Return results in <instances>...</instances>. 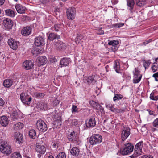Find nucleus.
I'll use <instances>...</instances> for the list:
<instances>
[{"label": "nucleus", "instance_id": "nucleus-14", "mask_svg": "<svg viewBox=\"0 0 158 158\" xmlns=\"http://www.w3.org/2000/svg\"><path fill=\"white\" fill-rule=\"evenodd\" d=\"M96 124V121L94 117L90 118L89 120H87L86 122V126L87 127H93L95 126Z\"/></svg>", "mask_w": 158, "mask_h": 158}, {"label": "nucleus", "instance_id": "nucleus-54", "mask_svg": "<svg viewBox=\"0 0 158 158\" xmlns=\"http://www.w3.org/2000/svg\"><path fill=\"white\" fill-rule=\"evenodd\" d=\"M101 105L99 104L98 103H97L96 104L95 106V107H94V108L96 110H98L99 109L100 107L101 108Z\"/></svg>", "mask_w": 158, "mask_h": 158}, {"label": "nucleus", "instance_id": "nucleus-35", "mask_svg": "<svg viewBox=\"0 0 158 158\" xmlns=\"http://www.w3.org/2000/svg\"><path fill=\"white\" fill-rule=\"evenodd\" d=\"M114 68L115 71L118 73H120V65L119 62H115L114 66Z\"/></svg>", "mask_w": 158, "mask_h": 158}, {"label": "nucleus", "instance_id": "nucleus-46", "mask_svg": "<svg viewBox=\"0 0 158 158\" xmlns=\"http://www.w3.org/2000/svg\"><path fill=\"white\" fill-rule=\"evenodd\" d=\"M143 143V141H142L139 142L136 144L135 148H139L140 149H142Z\"/></svg>", "mask_w": 158, "mask_h": 158}, {"label": "nucleus", "instance_id": "nucleus-2", "mask_svg": "<svg viewBox=\"0 0 158 158\" xmlns=\"http://www.w3.org/2000/svg\"><path fill=\"white\" fill-rule=\"evenodd\" d=\"M67 137L70 141L72 142L77 145H79L81 143V141L79 139L77 133L75 132L73 130L71 131L70 132H69Z\"/></svg>", "mask_w": 158, "mask_h": 158}, {"label": "nucleus", "instance_id": "nucleus-19", "mask_svg": "<svg viewBox=\"0 0 158 158\" xmlns=\"http://www.w3.org/2000/svg\"><path fill=\"white\" fill-rule=\"evenodd\" d=\"M15 7L17 11L19 13H24L26 10V7L20 4H16Z\"/></svg>", "mask_w": 158, "mask_h": 158}, {"label": "nucleus", "instance_id": "nucleus-62", "mask_svg": "<svg viewBox=\"0 0 158 158\" xmlns=\"http://www.w3.org/2000/svg\"><path fill=\"white\" fill-rule=\"evenodd\" d=\"M5 1V0H0V6L4 4Z\"/></svg>", "mask_w": 158, "mask_h": 158}, {"label": "nucleus", "instance_id": "nucleus-33", "mask_svg": "<svg viewBox=\"0 0 158 158\" xmlns=\"http://www.w3.org/2000/svg\"><path fill=\"white\" fill-rule=\"evenodd\" d=\"M36 134V131L33 129L29 131V135L30 137L33 139H35Z\"/></svg>", "mask_w": 158, "mask_h": 158}, {"label": "nucleus", "instance_id": "nucleus-20", "mask_svg": "<svg viewBox=\"0 0 158 158\" xmlns=\"http://www.w3.org/2000/svg\"><path fill=\"white\" fill-rule=\"evenodd\" d=\"M9 122V121L6 116H3L0 117V123L2 126H6L8 125Z\"/></svg>", "mask_w": 158, "mask_h": 158}, {"label": "nucleus", "instance_id": "nucleus-6", "mask_svg": "<svg viewBox=\"0 0 158 158\" xmlns=\"http://www.w3.org/2000/svg\"><path fill=\"white\" fill-rule=\"evenodd\" d=\"M20 98L23 103L28 105L31 101L32 98L28 95H25L24 93H22L20 95Z\"/></svg>", "mask_w": 158, "mask_h": 158}, {"label": "nucleus", "instance_id": "nucleus-18", "mask_svg": "<svg viewBox=\"0 0 158 158\" xmlns=\"http://www.w3.org/2000/svg\"><path fill=\"white\" fill-rule=\"evenodd\" d=\"M44 42V40L43 38L38 36L35 38L34 44L37 46H40L43 44Z\"/></svg>", "mask_w": 158, "mask_h": 158}, {"label": "nucleus", "instance_id": "nucleus-49", "mask_svg": "<svg viewBox=\"0 0 158 158\" xmlns=\"http://www.w3.org/2000/svg\"><path fill=\"white\" fill-rule=\"evenodd\" d=\"M110 110L111 111L117 113H120L122 111V110L120 109L118 110L114 108L113 106L112 107Z\"/></svg>", "mask_w": 158, "mask_h": 158}, {"label": "nucleus", "instance_id": "nucleus-63", "mask_svg": "<svg viewBox=\"0 0 158 158\" xmlns=\"http://www.w3.org/2000/svg\"><path fill=\"white\" fill-rule=\"evenodd\" d=\"M64 44H61L60 46L58 47L60 49L61 48V49L63 48V47H64Z\"/></svg>", "mask_w": 158, "mask_h": 158}, {"label": "nucleus", "instance_id": "nucleus-57", "mask_svg": "<svg viewBox=\"0 0 158 158\" xmlns=\"http://www.w3.org/2000/svg\"><path fill=\"white\" fill-rule=\"evenodd\" d=\"M113 106L112 104H108L106 105V108L109 109V110H110Z\"/></svg>", "mask_w": 158, "mask_h": 158}, {"label": "nucleus", "instance_id": "nucleus-31", "mask_svg": "<svg viewBox=\"0 0 158 158\" xmlns=\"http://www.w3.org/2000/svg\"><path fill=\"white\" fill-rule=\"evenodd\" d=\"M87 81L88 84H90L91 83L93 84L96 82V81L94 79V77L93 76H89L87 78Z\"/></svg>", "mask_w": 158, "mask_h": 158}, {"label": "nucleus", "instance_id": "nucleus-39", "mask_svg": "<svg viewBox=\"0 0 158 158\" xmlns=\"http://www.w3.org/2000/svg\"><path fill=\"white\" fill-rule=\"evenodd\" d=\"M11 118L13 120L17 119L18 118L19 115L17 112L14 111L11 115Z\"/></svg>", "mask_w": 158, "mask_h": 158}, {"label": "nucleus", "instance_id": "nucleus-40", "mask_svg": "<svg viewBox=\"0 0 158 158\" xmlns=\"http://www.w3.org/2000/svg\"><path fill=\"white\" fill-rule=\"evenodd\" d=\"M142 76H139V77L137 76H134V78L133 80V82L134 83H139L141 79Z\"/></svg>", "mask_w": 158, "mask_h": 158}, {"label": "nucleus", "instance_id": "nucleus-64", "mask_svg": "<svg viewBox=\"0 0 158 158\" xmlns=\"http://www.w3.org/2000/svg\"><path fill=\"white\" fill-rule=\"evenodd\" d=\"M149 42H150V41H146L145 42H143V44L144 45H145L147 44L148 43H149Z\"/></svg>", "mask_w": 158, "mask_h": 158}, {"label": "nucleus", "instance_id": "nucleus-26", "mask_svg": "<svg viewBox=\"0 0 158 158\" xmlns=\"http://www.w3.org/2000/svg\"><path fill=\"white\" fill-rule=\"evenodd\" d=\"M70 59H68L66 58H64L61 59L60 64V65L65 66L68 65L69 63Z\"/></svg>", "mask_w": 158, "mask_h": 158}, {"label": "nucleus", "instance_id": "nucleus-45", "mask_svg": "<svg viewBox=\"0 0 158 158\" xmlns=\"http://www.w3.org/2000/svg\"><path fill=\"white\" fill-rule=\"evenodd\" d=\"M140 71L138 70L136 68L135 69V71L133 72L134 76H137L139 77V76H142V75L140 74Z\"/></svg>", "mask_w": 158, "mask_h": 158}, {"label": "nucleus", "instance_id": "nucleus-34", "mask_svg": "<svg viewBox=\"0 0 158 158\" xmlns=\"http://www.w3.org/2000/svg\"><path fill=\"white\" fill-rule=\"evenodd\" d=\"M142 153V149L139 148H135V152L133 155L135 156V157H138L139 155L141 154Z\"/></svg>", "mask_w": 158, "mask_h": 158}, {"label": "nucleus", "instance_id": "nucleus-22", "mask_svg": "<svg viewBox=\"0 0 158 158\" xmlns=\"http://www.w3.org/2000/svg\"><path fill=\"white\" fill-rule=\"evenodd\" d=\"M61 117L60 116L57 115V119L55 120L53 122V124L56 127L60 128L62 122L61 121Z\"/></svg>", "mask_w": 158, "mask_h": 158}, {"label": "nucleus", "instance_id": "nucleus-55", "mask_svg": "<svg viewBox=\"0 0 158 158\" xmlns=\"http://www.w3.org/2000/svg\"><path fill=\"white\" fill-rule=\"evenodd\" d=\"M4 103L5 102L0 97V106H3L4 104Z\"/></svg>", "mask_w": 158, "mask_h": 158}, {"label": "nucleus", "instance_id": "nucleus-32", "mask_svg": "<svg viewBox=\"0 0 158 158\" xmlns=\"http://www.w3.org/2000/svg\"><path fill=\"white\" fill-rule=\"evenodd\" d=\"M123 96L121 94H115L113 98V100L114 102H116L117 101L123 98Z\"/></svg>", "mask_w": 158, "mask_h": 158}, {"label": "nucleus", "instance_id": "nucleus-59", "mask_svg": "<svg viewBox=\"0 0 158 158\" xmlns=\"http://www.w3.org/2000/svg\"><path fill=\"white\" fill-rule=\"evenodd\" d=\"M147 111H148L150 115L155 116V115L154 114V112L153 111H151L150 110H148Z\"/></svg>", "mask_w": 158, "mask_h": 158}, {"label": "nucleus", "instance_id": "nucleus-56", "mask_svg": "<svg viewBox=\"0 0 158 158\" xmlns=\"http://www.w3.org/2000/svg\"><path fill=\"white\" fill-rule=\"evenodd\" d=\"M142 158H153V157L151 155H145L143 156Z\"/></svg>", "mask_w": 158, "mask_h": 158}, {"label": "nucleus", "instance_id": "nucleus-1", "mask_svg": "<svg viewBox=\"0 0 158 158\" xmlns=\"http://www.w3.org/2000/svg\"><path fill=\"white\" fill-rule=\"evenodd\" d=\"M11 146L6 141H2L0 144V151L6 156L9 155L12 152Z\"/></svg>", "mask_w": 158, "mask_h": 158}, {"label": "nucleus", "instance_id": "nucleus-37", "mask_svg": "<svg viewBox=\"0 0 158 158\" xmlns=\"http://www.w3.org/2000/svg\"><path fill=\"white\" fill-rule=\"evenodd\" d=\"M143 66L144 67L145 69H146L151 64L150 60H143Z\"/></svg>", "mask_w": 158, "mask_h": 158}, {"label": "nucleus", "instance_id": "nucleus-9", "mask_svg": "<svg viewBox=\"0 0 158 158\" xmlns=\"http://www.w3.org/2000/svg\"><path fill=\"white\" fill-rule=\"evenodd\" d=\"M3 24L6 29L9 30L11 29L13 26V22L10 19L6 18L3 20Z\"/></svg>", "mask_w": 158, "mask_h": 158}, {"label": "nucleus", "instance_id": "nucleus-21", "mask_svg": "<svg viewBox=\"0 0 158 158\" xmlns=\"http://www.w3.org/2000/svg\"><path fill=\"white\" fill-rule=\"evenodd\" d=\"M38 63L39 66L44 65L47 62V58L45 56H42L38 58Z\"/></svg>", "mask_w": 158, "mask_h": 158}, {"label": "nucleus", "instance_id": "nucleus-13", "mask_svg": "<svg viewBox=\"0 0 158 158\" xmlns=\"http://www.w3.org/2000/svg\"><path fill=\"white\" fill-rule=\"evenodd\" d=\"M31 32V28L29 26H27L23 27L21 31L22 35L27 36L30 35Z\"/></svg>", "mask_w": 158, "mask_h": 158}, {"label": "nucleus", "instance_id": "nucleus-48", "mask_svg": "<svg viewBox=\"0 0 158 158\" xmlns=\"http://www.w3.org/2000/svg\"><path fill=\"white\" fill-rule=\"evenodd\" d=\"M152 125L154 127L158 128V118L154 120L152 123Z\"/></svg>", "mask_w": 158, "mask_h": 158}, {"label": "nucleus", "instance_id": "nucleus-60", "mask_svg": "<svg viewBox=\"0 0 158 158\" xmlns=\"http://www.w3.org/2000/svg\"><path fill=\"white\" fill-rule=\"evenodd\" d=\"M111 1L112 3H114V4H116L118 2V0H112Z\"/></svg>", "mask_w": 158, "mask_h": 158}, {"label": "nucleus", "instance_id": "nucleus-58", "mask_svg": "<svg viewBox=\"0 0 158 158\" xmlns=\"http://www.w3.org/2000/svg\"><path fill=\"white\" fill-rule=\"evenodd\" d=\"M98 110H99L101 113H102L103 114L105 113L104 109L102 106H101V108L100 107L99 108V109Z\"/></svg>", "mask_w": 158, "mask_h": 158}, {"label": "nucleus", "instance_id": "nucleus-61", "mask_svg": "<svg viewBox=\"0 0 158 158\" xmlns=\"http://www.w3.org/2000/svg\"><path fill=\"white\" fill-rule=\"evenodd\" d=\"M153 77L156 78H158V73H155L153 74Z\"/></svg>", "mask_w": 158, "mask_h": 158}, {"label": "nucleus", "instance_id": "nucleus-51", "mask_svg": "<svg viewBox=\"0 0 158 158\" xmlns=\"http://www.w3.org/2000/svg\"><path fill=\"white\" fill-rule=\"evenodd\" d=\"M71 123L72 125L76 126L78 124V122L77 119H73Z\"/></svg>", "mask_w": 158, "mask_h": 158}, {"label": "nucleus", "instance_id": "nucleus-11", "mask_svg": "<svg viewBox=\"0 0 158 158\" xmlns=\"http://www.w3.org/2000/svg\"><path fill=\"white\" fill-rule=\"evenodd\" d=\"M34 66L33 63L32 61L27 60L25 61L23 63V66L24 69L28 70L32 69Z\"/></svg>", "mask_w": 158, "mask_h": 158}, {"label": "nucleus", "instance_id": "nucleus-28", "mask_svg": "<svg viewBox=\"0 0 158 158\" xmlns=\"http://www.w3.org/2000/svg\"><path fill=\"white\" fill-rule=\"evenodd\" d=\"M23 127V124L20 122L17 123L13 125V128L15 130H18L21 129Z\"/></svg>", "mask_w": 158, "mask_h": 158}, {"label": "nucleus", "instance_id": "nucleus-44", "mask_svg": "<svg viewBox=\"0 0 158 158\" xmlns=\"http://www.w3.org/2000/svg\"><path fill=\"white\" fill-rule=\"evenodd\" d=\"M124 25V23H120L116 24H113L112 26L113 27H114L116 28H117L122 27Z\"/></svg>", "mask_w": 158, "mask_h": 158}, {"label": "nucleus", "instance_id": "nucleus-43", "mask_svg": "<svg viewBox=\"0 0 158 158\" xmlns=\"http://www.w3.org/2000/svg\"><path fill=\"white\" fill-rule=\"evenodd\" d=\"M82 38L81 36V35H78L77 36L75 40V42L77 44H80Z\"/></svg>", "mask_w": 158, "mask_h": 158}, {"label": "nucleus", "instance_id": "nucleus-15", "mask_svg": "<svg viewBox=\"0 0 158 158\" xmlns=\"http://www.w3.org/2000/svg\"><path fill=\"white\" fill-rule=\"evenodd\" d=\"M119 44V41L118 40H108V44L109 45H112L113 47L112 49L113 51L115 52L118 49V47L116 45Z\"/></svg>", "mask_w": 158, "mask_h": 158}, {"label": "nucleus", "instance_id": "nucleus-30", "mask_svg": "<svg viewBox=\"0 0 158 158\" xmlns=\"http://www.w3.org/2000/svg\"><path fill=\"white\" fill-rule=\"evenodd\" d=\"M136 3L137 6L142 7L146 4V0H136Z\"/></svg>", "mask_w": 158, "mask_h": 158}, {"label": "nucleus", "instance_id": "nucleus-24", "mask_svg": "<svg viewBox=\"0 0 158 158\" xmlns=\"http://www.w3.org/2000/svg\"><path fill=\"white\" fill-rule=\"evenodd\" d=\"M6 15L10 17H14L16 15V12L11 9H7L5 10Z\"/></svg>", "mask_w": 158, "mask_h": 158}, {"label": "nucleus", "instance_id": "nucleus-53", "mask_svg": "<svg viewBox=\"0 0 158 158\" xmlns=\"http://www.w3.org/2000/svg\"><path fill=\"white\" fill-rule=\"evenodd\" d=\"M36 96L37 97H39V98H42L44 96V94L43 93H37Z\"/></svg>", "mask_w": 158, "mask_h": 158}, {"label": "nucleus", "instance_id": "nucleus-25", "mask_svg": "<svg viewBox=\"0 0 158 158\" xmlns=\"http://www.w3.org/2000/svg\"><path fill=\"white\" fill-rule=\"evenodd\" d=\"M127 5L129 7V10L132 12L135 4L134 0H127Z\"/></svg>", "mask_w": 158, "mask_h": 158}, {"label": "nucleus", "instance_id": "nucleus-7", "mask_svg": "<svg viewBox=\"0 0 158 158\" xmlns=\"http://www.w3.org/2000/svg\"><path fill=\"white\" fill-rule=\"evenodd\" d=\"M76 10L74 7H69L67 9V18L70 20L73 19L75 17Z\"/></svg>", "mask_w": 158, "mask_h": 158}, {"label": "nucleus", "instance_id": "nucleus-3", "mask_svg": "<svg viewBox=\"0 0 158 158\" xmlns=\"http://www.w3.org/2000/svg\"><path fill=\"white\" fill-rule=\"evenodd\" d=\"M134 145L131 143H128L124 144V147L120 149V153L123 155L131 153L133 151Z\"/></svg>", "mask_w": 158, "mask_h": 158}, {"label": "nucleus", "instance_id": "nucleus-10", "mask_svg": "<svg viewBox=\"0 0 158 158\" xmlns=\"http://www.w3.org/2000/svg\"><path fill=\"white\" fill-rule=\"evenodd\" d=\"M8 43L10 47L13 50H16L19 45V43L18 41L12 39H9Z\"/></svg>", "mask_w": 158, "mask_h": 158}, {"label": "nucleus", "instance_id": "nucleus-23", "mask_svg": "<svg viewBox=\"0 0 158 158\" xmlns=\"http://www.w3.org/2000/svg\"><path fill=\"white\" fill-rule=\"evenodd\" d=\"M13 81L10 79H6L3 82V85L6 88L10 87L12 85Z\"/></svg>", "mask_w": 158, "mask_h": 158}, {"label": "nucleus", "instance_id": "nucleus-52", "mask_svg": "<svg viewBox=\"0 0 158 158\" xmlns=\"http://www.w3.org/2000/svg\"><path fill=\"white\" fill-rule=\"evenodd\" d=\"M89 102L90 105L93 108L94 107H95V106L96 104L98 103L97 102H95L93 100L89 101Z\"/></svg>", "mask_w": 158, "mask_h": 158}, {"label": "nucleus", "instance_id": "nucleus-50", "mask_svg": "<svg viewBox=\"0 0 158 158\" xmlns=\"http://www.w3.org/2000/svg\"><path fill=\"white\" fill-rule=\"evenodd\" d=\"M78 109L77 108V106L74 105L72 106V112L73 113L78 112Z\"/></svg>", "mask_w": 158, "mask_h": 158}, {"label": "nucleus", "instance_id": "nucleus-12", "mask_svg": "<svg viewBox=\"0 0 158 158\" xmlns=\"http://www.w3.org/2000/svg\"><path fill=\"white\" fill-rule=\"evenodd\" d=\"M35 150L37 152L41 154H44L46 151V148L44 145H41L39 143L36 144Z\"/></svg>", "mask_w": 158, "mask_h": 158}, {"label": "nucleus", "instance_id": "nucleus-38", "mask_svg": "<svg viewBox=\"0 0 158 158\" xmlns=\"http://www.w3.org/2000/svg\"><path fill=\"white\" fill-rule=\"evenodd\" d=\"M40 109L42 110H45L47 109V105L44 102H41L40 103Z\"/></svg>", "mask_w": 158, "mask_h": 158}, {"label": "nucleus", "instance_id": "nucleus-5", "mask_svg": "<svg viewBox=\"0 0 158 158\" xmlns=\"http://www.w3.org/2000/svg\"><path fill=\"white\" fill-rule=\"evenodd\" d=\"M36 125L37 128L39 131L42 132H45L48 129L46 124L42 120H38L36 123Z\"/></svg>", "mask_w": 158, "mask_h": 158}, {"label": "nucleus", "instance_id": "nucleus-42", "mask_svg": "<svg viewBox=\"0 0 158 158\" xmlns=\"http://www.w3.org/2000/svg\"><path fill=\"white\" fill-rule=\"evenodd\" d=\"M56 158H66V155L64 152H60L58 154Z\"/></svg>", "mask_w": 158, "mask_h": 158}, {"label": "nucleus", "instance_id": "nucleus-8", "mask_svg": "<svg viewBox=\"0 0 158 158\" xmlns=\"http://www.w3.org/2000/svg\"><path fill=\"white\" fill-rule=\"evenodd\" d=\"M130 134V129L129 127H123L122 131L121 138L123 141L125 140Z\"/></svg>", "mask_w": 158, "mask_h": 158}, {"label": "nucleus", "instance_id": "nucleus-29", "mask_svg": "<svg viewBox=\"0 0 158 158\" xmlns=\"http://www.w3.org/2000/svg\"><path fill=\"white\" fill-rule=\"evenodd\" d=\"M63 27L64 25L63 24H58L54 26V28L55 31H58L60 30L62 31Z\"/></svg>", "mask_w": 158, "mask_h": 158}, {"label": "nucleus", "instance_id": "nucleus-36", "mask_svg": "<svg viewBox=\"0 0 158 158\" xmlns=\"http://www.w3.org/2000/svg\"><path fill=\"white\" fill-rule=\"evenodd\" d=\"M22 157L20 153L19 152H15L12 153L11 158H21Z\"/></svg>", "mask_w": 158, "mask_h": 158}, {"label": "nucleus", "instance_id": "nucleus-16", "mask_svg": "<svg viewBox=\"0 0 158 158\" xmlns=\"http://www.w3.org/2000/svg\"><path fill=\"white\" fill-rule=\"evenodd\" d=\"M14 138L15 141L20 143L23 140V135L19 132H15L14 135Z\"/></svg>", "mask_w": 158, "mask_h": 158}, {"label": "nucleus", "instance_id": "nucleus-4", "mask_svg": "<svg viewBox=\"0 0 158 158\" xmlns=\"http://www.w3.org/2000/svg\"><path fill=\"white\" fill-rule=\"evenodd\" d=\"M102 138L99 134H94L89 139V142L91 145H95L101 143L102 141Z\"/></svg>", "mask_w": 158, "mask_h": 158}, {"label": "nucleus", "instance_id": "nucleus-27", "mask_svg": "<svg viewBox=\"0 0 158 158\" xmlns=\"http://www.w3.org/2000/svg\"><path fill=\"white\" fill-rule=\"evenodd\" d=\"M60 39V37L55 33H50L48 36V39L50 40H52L55 39Z\"/></svg>", "mask_w": 158, "mask_h": 158}, {"label": "nucleus", "instance_id": "nucleus-47", "mask_svg": "<svg viewBox=\"0 0 158 158\" xmlns=\"http://www.w3.org/2000/svg\"><path fill=\"white\" fill-rule=\"evenodd\" d=\"M157 64V63H154L153 65L151 67L152 69L153 72H155L157 70L158 67Z\"/></svg>", "mask_w": 158, "mask_h": 158}, {"label": "nucleus", "instance_id": "nucleus-41", "mask_svg": "<svg viewBox=\"0 0 158 158\" xmlns=\"http://www.w3.org/2000/svg\"><path fill=\"white\" fill-rule=\"evenodd\" d=\"M150 98L151 99L153 100L156 101L158 100V95H155L154 92H152L150 94Z\"/></svg>", "mask_w": 158, "mask_h": 158}, {"label": "nucleus", "instance_id": "nucleus-17", "mask_svg": "<svg viewBox=\"0 0 158 158\" xmlns=\"http://www.w3.org/2000/svg\"><path fill=\"white\" fill-rule=\"evenodd\" d=\"M80 152V148L77 147H73L70 150L71 154L74 157H77Z\"/></svg>", "mask_w": 158, "mask_h": 158}]
</instances>
